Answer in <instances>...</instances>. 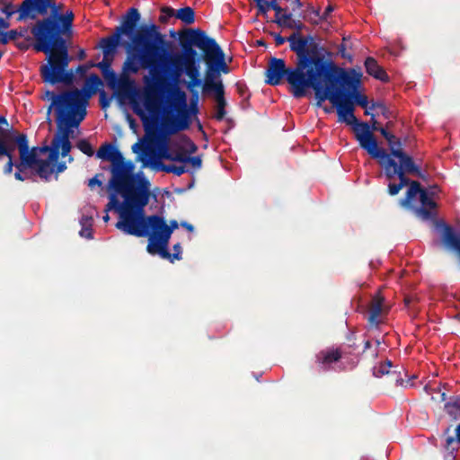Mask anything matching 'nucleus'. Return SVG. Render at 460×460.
<instances>
[{
  "label": "nucleus",
  "mask_w": 460,
  "mask_h": 460,
  "mask_svg": "<svg viewBox=\"0 0 460 460\" xmlns=\"http://www.w3.org/2000/svg\"><path fill=\"white\" fill-rule=\"evenodd\" d=\"M370 110H378L382 116L386 119H390L392 118H395V115L392 111H390L383 102H373L372 105L369 107Z\"/></svg>",
  "instance_id": "obj_43"
},
{
  "label": "nucleus",
  "mask_w": 460,
  "mask_h": 460,
  "mask_svg": "<svg viewBox=\"0 0 460 460\" xmlns=\"http://www.w3.org/2000/svg\"><path fill=\"white\" fill-rule=\"evenodd\" d=\"M306 70V67L299 66L297 59H296L294 67H288L284 59L272 57L270 58L268 67L264 72L265 83L269 85L276 86L280 84L282 80L286 78L293 93L296 91L294 78L297 75L303 77Z\"/></svg>",
  "instance_id": "obj_12"
},
{
  "label": "nucleus",
  "mask_w": 460,
  "mask_h": 460,
  "mask_svg": "<svg viewBox=\"0 0 460 460\" xmlns=\"http://www.w3.org/2000/svg\"><path fill=\"white\" fill-rule=\"evenodd\" d=\"M406 191L405 198L401 200V205L404 207L411 206L413 199L417 195H421V191L425 189L421 187L420 183L417 181H412Z\"/></svg>",
  "instance_id": "obj_35"
},
{
  "label": "nucleus",
  "mask_w": 460,
  "mask_h": 460,
  "mask_svg": "<svg viewBox=\"0 0 460 460\" xmlns=\"http://www.w3.org/2000/svg\"><path fill=\"white\" fill-rule=\"evenodd\" d=\"M274 19H279V21H288L293 19V14L292 13H288L284 9L282 13L275 15Z\"/></svg>",
  "instance_id": "obj_60"
},
{
  "label": "nucleus",
  "mask_w": 460,
  "mask_h": 460,
  "mask_svg": "<svg viewBox=\"0 0 460 460\" xmlns=\"http://www.w3.org/2000/svg\"><path fill=\"white\" fill-rule=\"evenodd\" d=\"M49 14L37 20L31 27L34 38L65 39L72 34L75 14L72 10L64 12V4L51 0Z\"/></svg>",
  "instance_id": "obj_7"
},
{
  "label": "nucleus",
  "mask_w": 460,
  "mask_h": 460,
  "mask_svg": "<svg viewBox=\"0 0 460 460\" xmlns=\"http://www.w3.org/2000/svg\"><path fill=\"white\" fill-rule=\"evenodd\" d=\"M187 156H188V154L186 153V151L180 150L175 153H172V158L170 161L180 162V163L184 164Z\"/></svg>",
  "instance_id": "obj_52"
},
{
  "label": "nucleus",
  "mask_w": 460,
  "mask_h": 460,
  "mask_svg": "<svg viewBox=\"0 0 460 460\" xmlns=\"http://www.w3.org/2000/svg\"><path fill=\"white\" fill-rule=\"evenodd\" d=\"M176 18L181 20L186 25L195 22V12L190 6H185L176 11Z\"/></svg>",
  "instance_id": "obj_39"
},
{
  "label": "nucleus",
  "mask_w": 460,
  "mask_h": 460,
  "mask_svg": "<svg viewBox=\"0 0 460 460\" xmlns=\"http://www.w3.org/2000/svg\"><path fill=\"white\" fill-rule=\"evenodd\" d=\"M156 167L164 172L173 173L176 176H181L189 172L185 165L164 164L163 163H159L156 164Z\"/></svg>",
  "instance_id": "obj_40"
},
{
  "label": "nucleus",
  "mask_w": 460,
  "mask_h": 460,
  "mask_svg": "<svg viewBox=\"0 0 460 460\" xmlns=\"http://www.w3.org/2000/svg\"><path fill=\"white\" fill-rule=\"evenodd\" d=\"M433 195L434 191L428 192L425 189L420 196V207L415 208V213L423 220H430L436 217L437 203L431 198Z\"/></svg>",
  "instance_id": "obj_23"
},
{
  "label": "nucleus",
  "mask_w": 460,
  "mask_h": 460,
  "mask_svg": "<svg viewBox=\"0 0 460 460\" xmlns=\"http://www.w3.org/2000/svg\"><path fill=\"white\" fill-rule=\"evenodd\" d=\"M21 4L17 6L12 1L0 0V12L5 15V20L9 19L15 13H17V22H25V19L20 18L21 15Z\"/></svg>",
  "instance_id": "obj_32"
},
{
  "label": "nucleus",
  "mask_w": 460,
  "mask_h": 460,
  "mask_svg": "<svg viewBox=\"0 0 460 460\" xmlns=\"http://www.w3.org/2000/svg\"><path fill=\"white\" fill-rule=\"evenodd\" d=\"M130 75L131 74H125L122 70V75L119 79L112 68L102 73V76L107 82L109 87L123 91H128L133 85V81L129 78Z\"/></svg>",
  "instance_id": "obj_25"
},
{
  "label": "nucleus",
  "mask_w": 460,
  "mask_h": 460,
  "mask_svg": "<svg viewBox=\"0 0 460 460\" xmlns=\"http://www.w3.org/2000/svg\"><path fill=\"white\" fill-rule=\"evenodd\" d=\"M92 217H83L81 219V224L83 226V228L80 232V234L82 236L86 237L87 239L93 238L92 229L88 227L87 226H91L92 225Z\"/></svg>",
  "instance_id": "obj_44"
},
{
  "label": "nucleus",
  "mask_w": 460,
  "mask_h": 460,
  "mask_svg": "<svg viewBox=\"0 0 460 460\" xmlns=\"http://www.w3.org/2000/svg\"><path fill=\"white\" fill-rule=\"evenodd\" d=\"M269 33L270 36H272L274 38L275 44L278 47L283 45L286 41H288V38L282 37L278 32L270 31Z\"/></svg>",
  "instance_id": "obj_57"
},
{
  "label": "nucleus",
  "mask_w": 460,
  "mask_h": 460,
  "mask_svg": "<svg viewBox=\"0 0 460 460\" xmlns=\"http://www.w3.org/2000/svg\"><path fill=\"white\" fill-rule=\"evenodd\" d=\"M34 172L33 175H38L40 179L45 181H49L51 174L54 172V165L49 164V161H44L41 159L39 164L32 169Z\"/></svg>",
  "instance_id": "obj_34"
},
{
  "label": "nucleus",
  "mask_w": 460,
  "mask_h": 460,
  "mask_svg": "<svg viewBox=\"0 0 460 460\" xmlns=\"http://www.w3.org/2000/svg\"><path fill=\"white\" fill-rule=\"evenodd\" d=\"M60 148H61V155L63 157H66L69 154V152L72 148L70 140L62 141V143H60Z\"/></svg>",
  "instance_id": "obj_55"
},
{
  "label": "nucleus",
  "mask_w": 460,
  "mask_h": 460,
  "mask_svg": "<svg viewBox=\"0 0 460 460\" xmlns=\"http://www.w3.org/2000/svg\"><path fill=\"white\" fill-rule=\"evenodd\" d=\"M381 133V135L385 138L388 144H391L392 140L394 138V135L389 132L386 128L379 127L377 130Z\"/></svg>",
  "instance_id": "obj_58"
},
{
  "label": "nucleus",
  "mask_w": 460,
  "mask_h": 460,
  "mask_svg": "<svg viewBox=\"0 0 460 460\" xmlns=\"http://www.w3.org/2000/svg\"><path fill=\"white\" fill-rule=\"evenodd\" d=\"M179 44L181 49V58L186 64L199 62L197 51L194 47L202 52L203 60L208 57L215 39L208 37L201 29H183L178 32Z\"/></svg>",
  "instance_id": "obj_9"
},
{
  "label": "nucleus",
  "mask_w": 460,
  "mask_h": 460,
  "mask_svg": "<svg viewBox=\"0 0 460 460\" xmlns=\"http://www.w3.org/2000/svg\"><path fill=\"white\" fill-rule=\"evenodd\" d=\"M183 68H184L183 73L190 79L187 83L188 90H191V88H196L202 84V80L199 78V75H200L199 68L200 67H199V62L186 64V66Z\"/></svg>",
  "instance_id": "obj_31"
},
{
  "label": "nucleus",
  "mask_w": 460,
  "mask_h": 460,
  "mask_svg": "<svg viewBox=\"0 0 460 460\" xmlns=\"http://www.w3.org/2000/svg\"><path fill=\"white\" fill-rule=\"evenodd\" d=\"M393 156L398 158L400 161L398 168H402V171L420 178H424L422 172L420 167L415 164L412 157L403 152V150H393Z\"/></svg>",
  "instance_id": "obj_26"
},
{
  "label": "nucleus",
  "mask_w": 460,
  "mask_h": 460,
  "mask_svg": "<svg viewBox=\"0 0 460 460\" xmlns=\"http://www.w3.org/2000/svg\"><path fill=\"white\" fill-rule=\"evenodd\" d=\"M190 93V105H187L188 114L189 117L190 114H197L199 112V92L195 88H191V90H189ZM190 121V119H189Z\"/></svg>",
  "instance_id": "obj_42"
},
{
  "label": "nucleus",
  "mask_w": 460,
  "mask_h": 460,
  "mask_svg": "<svg viewBox=\"0 0 460 460\" xmlns=\"http://www.w3.org/2000/svg\"><path fill=\"white\" fill-rule=\"evenodd\" d=\"M50 7L51 0H22L20 18L36 22L40 16L47 17Z\"/></svg>",
  "instance_id": "obj_19"
},
{
  "label": "nucleus",
  "mask_w": 460,
  "mask_h": 460,
  "mask_svg": "<svg viewBox=\"0 0 460 460\" xmlns=\"http://www.w3.org/2000/svg\"><path fill=\"white\" fill-rule=\"evenodd\" d=\"M368 155L372 158L378 160L379 164L385 171V177L389 181L397 176L399 179L398 183L402 187L408 186L413 181L406 176L408 172L402 171V168H398V164L394 159H393L384 148L379 147L378 145L375 148H371Z\"/></svg>",
  "instance_id": "obj_16"
},
{
  "label": "nucleus",
  "mask_w": 460,
  "mask_h": 460,
  "mask_svg": "<svg viewBox=\"0 0 460 460\" xmlns=\"http://www.w3.org/2000/svg\"><path fill=\"white\" fill-rule=\"evenodd\" d=\"M96 157L111 164V178H115L128 170V165H134L131 161H126L119 148L111 143H104L96 152Z\"/></svg>",
  "instance_id": "obj_18"
},
{
  "label": "nucleus",
  "mask_w": 460,
  "mask_h": 460,
  "mask_svg": "<svg viewBox=\"0 0 460 460\" xmlns=\"http://www.w3.org/2000/svg\"><path fill=\"white\" fill-rule=\"evenodd\" d=\"M390 147L391 154H388L390 156H393V150H402V142L399 138L394 136V138L392 140L391 144H388Z\"/></svg>",
  "instance_id": "obj_56"
},
{
  "label": "nucleus",
  "mask_w": 460,
  "mask_h": 460,
  "mask_svg": "<svg viewBox=\"0 0 460 460\" xmlns=\"http://www.w3.org/2000/svg\"><path fill=\"white\" fill-rule=\"evenodd\" d=\"M162 15L160 16V22L163 23L167 22L171 17H176V11L171 6H163L161 8Z\"/></svg>",
  "instance_id": "obj_48"
},
{
  "label": "nucleus",
  "mask_w": 460,
  "mask_h": 460,
  "mask_svg": "<svg viewBox=\"0 0 460 460\" xmlns=\"http://www.w3.org/2000/svg\"><path fill=\"white\" fill-rule=\"evenodd\" d=\"M333 11V6L332 4H329L324 12L323 13V14H320V20L321 21H325L327 20V18L329 17L330 13Z\"/></svg>",
  "instance_id": "obj_64"
},
{
  "label": "nucleus",
  "mask_w": 460,
  "mask_h": 460,
  "mask_svg": "<svg viewBox=\"0 0 460 460\" xmlns=\"http://www.w3.org/2000/svg\"><path fill=\"white\" fill-rule=\"evenodd\" d=\"M173 253L169 252L168 245H164V248L160 246L159 242L148 243L146 246V250L150 254H159L161 258L166 259L171 262H173L175 260H181V246L180 243H177L173 245Z\"/></svg>",
  "instance_id": "obj_24"
},
{
  "label": "nucleus",
  "mask_w": 460,
  "mask_h": 460,
  "mask_svg": "<svg viewBox=\"0 0 460 460\" xmlns=\"http://www.w3.org/2000/svg\"><path fill=\"white\" fill-rule=\"evenodd\" d=\"M343 352L340 348H327L320 350L315 355V363L321 370L329 371L332 369V365L340 361L342 358Z\"/></svg>",
  "instance_id": "obj_21"
},
{
  "label": "nucleus",
  "mask_w": 460,
  "mask_h": 460,
  "mask_svg": "<svg viewBox=\"0 0 460 460\" xmlns=\"http://www.w3.org/2000/svg\"><path fill=\"white\" fill-rule=\"evenodd\" d=\"M87 102L57 112L58 131L52 142L60 145L62 141L69 140L71 128L77 127L86 116Z\"/></svg>",
  "instance_id": "obj_15"
},
{
  "label": "nucleus",
  "mask_w": 460,
  "mask_h": 460,
  "mask_svg": "<svg viewBox=\"0 0 460 460\" xmlns=\"http://www.w3.org/2000/svg\"><path fill=\"white\" fill-rule=\"evenodd\" d=\"M103 83L102 79L97 75L96 74H92L85 83V87L87 88V92H83L84 96H87V101L89 98L94 94L97 91H99V88L102 86Z\"/></svg>",
  "instance_id": "obj_37"
},
{
  "label": "nucleus",
  "mask_w": 460,
  "mask_h": 460,
  "mask_svg": "<svg viewBox=\"0 0 460 460\" xmlns=\"http://www.w3.org/2000/svg\"><path fill=\"white\" fill-rule=\"evenodd\" d=\"M334 107L337 110L339 121L352 126L355 138L359 143L361 148L366 150L368 154L371 148L373 149L378 145L376 137L370 130L369 124L367 122L358 121L355 117L354 108L351 102H346L340 98Z\"/></svg>",
  "instance_id": "obj_11"
},
{
  "label": "nucleus",
  "mask_w": 460,
  "mask_h": 460,
  "mask_svg": "<svg viewBox=\"0 0 460 460\" xmlns=\"http://www.w3.org/2000/svg\"><path fill=\"white\" fill-rule=\"evenodd\" d=\"M31 31V28L29 27H19L14 30H11L5 32L1 33L0 42L1 44H7L9 41H13V43L20 39V37L27 36V33Z\"/></svg>",
  "instance_id": "obj_33"
},
{
  "label": "nucleus",
  "mask_w": 460,
  "mask_h": 460,
  "mask_svg": "<svg viewBox=\"0 0 460 460\" xmlns=\"http://www.w3.org/2000/svg\"><path fill=\"white\" fill-rule=\"evenodd\" d=\"M135 165H128L124 172L111 178L109 187L115 193L110 195L105 211L114 209L119 220L115 226L126 234H144L139 227L148 217L145 208L151 197V184L143 173H134Z\"/></svg>",
  "instance_id": "obj_2"
},
{
  "label": "nucleus",
  "mask_w": 460,
  "mask_h": 460,
  "mask_svg": "<svg viewBox=\"0 0 460 460\" xmlns=\"http://www.w3.org/2000/svg\"><path fill=\"white\" fill-rule=\"evenodd\" d=\"M392 367V362L390 360H386L385 363L381 364L378 367H375L373 370V375L376 377H381L384 375H390V368Z\"/></svg>",
  "instance_id": "obj_45"
},
{
  "label": "nucleus",
  "mask_w": 460,
  "mask_h": 460,
  "mask_svg": "<svg viewBox=\"0 0 460 460\" xmlns=\"http://www.w3.org/2000/svg\"><path fill=\"white\" fill-rule=\"evenodd\" d=\"M132 51L123 63L125 74L149 71L144 77L143 103L149 112L160 107L163 95L172 84L179 82L186 63L181 53H172V42L155 23L142 24L132 37Z\"/></svg>",
  "instance_id": "obj_1"
},
{
  "label": "nucleus",
  "mask_w": 460,
  "mask_h": 460,
  "mask_svg": "<svg viewBox=\"0 0 460 460\" xmlns=\"http://www.w3.org/2000/svg\"><path fill=\"white\" fill-rule=\"evenodd\" d=\"M169 107L176 112V116L164 117L161 134L156 139L159 156L166 160H171L172 155L169 148V137L190 128L185 92L175 86L171 93Z\"/></svg>",
  "instance_id": "obj_6"
},
{
  "label": "nucleus",
  "mask_w": 460,
  "mask_h": 460,
  "mask_svg": "<svg viewBox=\"0 0 460 460\" xmlns=\"http://www.w3.org/2000/svg\"><path fill=\"white\" fill-rule=\"evenodd\" d=\"M293 22L294 19L288 21H279V19H273L272 22L276 23L279 27L282 29H293Z\"/></svg>",
  "instance_id": "obj_53"
},
{
  "label": "nucleus",
  "mask_w": 460,
  "mask_h": 460,
  "mask_svg": "<svg viewBox=\"0 0 460 460\" xmlns=\"http://www.w3.org/2000/svg\"><path fill=\"white\" fill-rule=\"evenodd\" d=\"M290 49L296 53L299 66L312 68L330 64H335L332 59L327 58L324 47L314 40L311 35L301 36L298 32H293L288 37Z\"/></svg>",
  "instance_id": "obj_8"
},
{
  "label": "nucleus",
  "mask_w": 460,
  "mask_h": 460,
  "mask_svg": "<svg viewBox=\"0 0 460 460\" xmlns=\"http://www.w3.org/2000/svg\"><path fill=\"white\" fill-rule=\"evenodd\" d=\"M43 99L51 101L47 111L48 117H49L54 107L56 108V112H58L59 111L87 102V96H84L82 91L78 89L65 91L58 94L53 91L47 90Z\"/></svg>",
  "instance_id": "obj_17"
},
{
  "label": "nucleus",
  "mask_w": 460,
  "mask_h": 460,
  "mask_svg": "<svg viewBox=\"0 0 460 460\" xmlns=\"http://www.w3.org/2000/svg\"><path fill=\"white\" fill-rule=\"evenodd\" d=\"M305 28V25L301 22V20L294 19L292 30H296V32L300 33V31H302Z\"/></svg>",
  "instance_id": "obj_61"
},
{
  "label": "nucleus",
  "mask_w": 460,
  "mask_h": 460,
  "mask_svg": "<svg viewBox=\"0 0 460 460\" xmlns=\"http://www.w3.org/2000/svg\"><path fill=\"white\" fill-rule=\"evenodd\" d=\"M179 44L181 49V58L186 64L199 62L197 51L194 47L202 52L203 60L208 57L215 39L208 37L201 29H183L178 32Z\"/></svg>",
  "instance_id": "obj_10"
},
{
  "label": "nucleus",
  "mask_w": 460,
  "mask_h": 460,
  "mask_svg": "<svg viewBox=\"0 0 460 460\" xmlns=\"http://www.w3.org/2000/svg\"><path fill=\"white\" fill-rule=\"evenodd\" d=\"M360 72H357L354 68L345 69L341 67V98L346 102H351L353 107L355 104L364 108L365 114L369 115V108H367L368 101L365 94L359 92L361 85Z\"/></svg>",
  "instance_id": "obj_13"
},
{
  "label": "nucleus",
  "mask_w": 460,
  "mask_h": 460,
  "mask_svg": "<svg viewBox=\"0 0 460 460\" xmlns=\"http://www.w3.org/2000/svg\"><path fill=\"white\" fill-rule=\"evenodd\" d=\"M383 304L384 296L378 292L372 297L369 305L367 320L372 326H377L380 323L379 316L383 311Z\"/></svg>",
  "instance_id": "obj_29"
},
{
  "label": "nucleus",
  "mask_w": 460,
  "mask_h": 460,
  "mask_svg": "<svg viewBox=\"0 0 460 460\" xmlns=\"http://www.w3.org/2000/svg\"><path fill=\"white\" fill-rule=\"evenodd\" d=\"M403 187L400 183L390 182L388 184V193L391 196L397 195Z\"/></svg>",
  "instance_id": "obj_54"
},
{
  "label": "nucleus",
  "mask_w": 460,
  "mask_h": 460,
  "mask_svg": "<svg viewBox=\"0 0 460 460\" xmlns=\"http://www.w3.org/2000/svg\"><path fill=\"white\" fill-rule=\"evenodd\" d=\"M15 167L17 169V172L14 173V177L16 180L23 181L26 179H31L33 181H35V180L33 179V172L27 173L26 167L20 166V163L15 164Z\"/></svg>",
  "instance_id": "obj_46"
},
{
  "label": "nucleus",
  "mask_w": 460,
  "mask_h": 460,
  "mask_svg": "<svg viewBox=\"0 0 460 460\" xmlns=\"http://www.w3.org/2000/svg\"><path fill=\"white\" fill-rule=\"evenodd\" d=\"M20 154V166L34 169L41 159L38 157L37 148L30 149L28 137L25 134H18L14 137Z\"/></svg>",
  "instance_id": "obj_20"
},
{
  "label": "nucleus",
  "mask_w": 460,
  "mask_h": 460,
  "mask_svg": "<svg viewBox=\"0 0 460 460\" xmlns=\"http://www.w3.org/2000/svg\"><path fill=\"white\" fill-rule=\"evenodd\" d=\"M13 166H15V164L13 162V157L8 158V161L4 167V172L5 174H10L13 171Z\"/></svg>",
  "instance_id": "obj_62"
},
{
  "label": "nucleus",
  "mask_w": 460,
  "mask_h": 460,
  "mask_svg": "<svg viewBox=\"0 0 460 460\" xmlns=\"http://www.w3.org/2000/svg\"><path fill=\"white\" fill-rule=\"evenodd\" d=\"M341 67L336 64L307 68L303 77L294 78L293 96L302 98L308 89H313L319 104L329 100L334 106L341 98Z\"/></svg>",
  "instance_id": "obj_3"
},
{
  "label": "nucleus",
  "mask_w": 460,
  "mask_h": 460,
  "mask_svg": "<svg viewBox=\"0 0 460 460\" xmlns=\"http://www.w3.org/2000/svg\"><path fill=\"white\" fill-rule=\"evenodd\" d=\"M179 224L176 220H171L167 225L164 217L158 215H151L146 218V222L139 227L144 234H134L137 237H148V243L159 242L162 248L169 244L172 234L177 229Z\"/></svg>",
  "instance_id": "obj_14"
},
{
  "label": "nucleus",
  "mask_w": 460,
  "mask_h": 460,
  "mask_svg": "<svg viewBox=\"0 0 460 460\" xmlns=\"http://www.w3.org/2000/svg\"><path fill=\"white\" fill-rule=\"evenodd\" d=\"M381 133V135L385 138L388 144H391L392 140L394 138V135L389 132L386 128L379 127L377 130Z\"/></svg>",
  "instance_id": "obj_59"
},
{
  "label": "nucleus",
  "mask_w": 460,
  "mask_h": 460,
  "mask_svg": "<svg viewBox=\"0 0 460 460\" xmlns=\"http://www.w3.org/2000/svg\"><path fill=\"white\" fill-rule=\"evenodd\" d=\"M77 148L88 156H92L94 154L93 148L91 143L86 139H81L76 144Z\"/></svg>",
  "instance_id": "obj_47"
},
{
  "label": "nucleus",
  "mask_w": 460,
  "mask_h": 460,
  "mask_svg": "<svg viewBox=\"0 0 460 460\" xmlns=\"http://www.w3.org/2000/svg\"><path fill=\"white\" fill-rule=\"evenodd\" d=\"M215 93V98L217 102V114L215 118L217 120H222L226 116V102L225 99V91L224 89L213 92Z\"/></svg>",
  "instance_id": "obj_38"
},
{
  "label": "nucleus",
  "mask_w": 460,
  "mask_h": 460,
  "mask_svg": "<svg viewBox=\"0 0 460 460\" xmlns=\"http://www.w3.org/2000/svg\"><path fill=\"white\" fill-rule=\"evenodd\" d=\"M35 39L34 36L31 37L29 33L27 36L20 37L15 42L14 45L22 51L28 50L31 47L34 49Z\"/></svg>",
  "instance_id": "obj_41"
},
{
  "label": "nucleus",
  "mask_w": 460,
  "mask_h": 460,
  "mask_svg": "<svg viewBox=\"0 0 460 460\" xmlns=\"http://www.w3.org/2000/svg\"><path fill=\"white\" fill-rule=\"evenodd\" d=\"M208 59H209L217 71L220 74H228L229 73V66L226 63V57L223 49L221 47L217 44L216 40H214V43L210 49V51L208 55Z\"/></svg>",
  "instance_id": "obj_27"
},
{
  "label": "nucleus",
  "mask_w": 460,
  "mask_h": 460,
  "mask_svg": "<svg viewBox=\"0 0 460 460\" xmlns=\"http://www.w3.org/2000/svg\"><path fill=\"white\" fill-rule=\"evenodd\" d=\"M184 164H190L195 170H199L202 166V160L199 155L198 156H188L185 159Z\"/></svg>",
  "instance_id": "obj_50"
},
{
  "label": "nucleus",
  "mask_w": 460,
  "mask_h": 460,
  "mask_svg": "<svg viewBox=\"0 0 460 460\" xmlns=\"http://www.w3.org/2000/svg\"><path fill=\"white\" fill-rule=\"evenodd\" d=\"M15 137L14 132L0 126V158L3 156L13 157V152L15 149L13 144Z\"/></svg>",
  "instance_id": "obj_28"
},
{
  "label": "nucleus",
  "mask_w": 460,
  "mask_h": 460,
  "mask_svg": "<svg viewBox=\"0 0 460 460\" xmlns=\"http://www.w3.org/2000/svg\"><path fill=\"white\" fill-rule=\"evenodd\" d=\"M365 68L366 72L376 79L385 83L389 81L387 73L378 65L377 61L374 58L368 57L366 58Z\"/></svg>",
  "instance_id": "obj_30"
},
{
  "label": "nucleus",
  "mask_w": 460,
  "mask_h": 460,
  "mask_svg": "<svg viewBox=\"0 0 460 460\" xmlns=\"http://www.w3.org/2000/svg\"><path fill=\"white\" fill-rule=\"evenodd\" d=\"M59 148L60 145H56V143L51 142V149L49 150V155L48 159H44V161H49V164L55 163L58 161L59 156Z\"/></svg>",
  "instance_id": "obj_49"
},
{
  "label": "nucleus",
  "mask_w": 460,
  "mask_h": 460,
  "mask_svg": "<svg viewBox=\"0 0 460 460\" xmlns=\"http://www.w3.org/2000/svg\"><path fill=\"white\" fill-rule=\"evenodd\" d=\"M256 6L258 15L265 16L270 9L275 12V15L279 14L284 11V9L279 4L278 0H262Z\"/></svg>",
  "instance_id": "obj_36"
},
{
  "label": "nucleus",
  "mask_w": 460,
  "mask_h": 460,
  "mask_svg": "<svg viewBox=\"0 0 460 460\" xmlns=\"http://www.w3.org/2000/svg\"><path fill=\"white\" fill-rule=\"evenodd\" d=\"M34 50L47 55L48 63L40 66L43 82L52 85L63 83L70 84L74 73L67 70L70 57L66 39L34 38Z\"/></svg>",
  "instance_id": "obj_4"
},
{
  "label": "nucleus",
  "mask_w": 460,
  "mask_h": 460,
  "mask_svg": "<svg viewBox=\"0 0 460 460\" xmlns=\"http://www.w3.org/2000/svg\"><path fill=\"white\" fill-rule=\"evenodd\" d=\"M141 14L136 7H130L121 16L119 25L115 27L112 34L101 39L99 47L103 53V59L94 65L102 74L111 68L113 56L119 47H125L128 55L132 51V37L138 29Z\"/></svg>",
  "instance_id": "obj_5"
},
{
  "label": "nucleus",
  "mask_w": 460,
  "mask_h": 460,
  "mask_svg": "<svg viewBox=\"0 0 460 460\" xmlns=\"http://www.w3.org/2000/svg\"><path fill=\"white\" fill-rule=\"evenodd\" d=\"M206 64V72L204 77V83L202 85V91L205 93H210L218 90L224 89V85L221 81H216L219 76V73L217 71L212 62L206 58L204 59Z\"/></svg>",
  "instance_id": "obj_22"
},
{
  "label": "nucleus",
  "mask_w": 460,
  "mask_h": 460,
  "mask_svg": "<svg viewBox=\"0 0 460 460\" xmlns=\"http://www.w3.org/2000/svg\"><path fill=\"white\" fill-rule=\"evenodd\" d=\"M99 92H100V98H99L100 105L102 109H106L107 107L110 106L111 98L107 95V93H105L104 90H100Z\"/></svg>",
  "instance_id": "obj_51"
},
{
  "label": "nucleus",
  "mask_w": 460,
  "mask_h": 460,
  "mask_svg": "<svg viewBox=\"0 0 460 460\" xmlns=\"http://www.w3.org/2000/svg\"><path fill=\"white\" fill-rule=\"evenodd\" d=\"M99 174L95 175L93 178L89 180L88 186L90 188H93L95 185L101 187L102 185V181L99 180Z\"/></svg>",
  "instance_id": "obj_63"
}]
</instances>
